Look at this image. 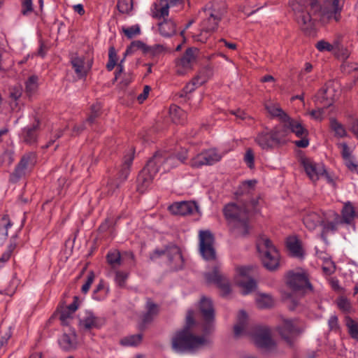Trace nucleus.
Returning a JSON list of instances; mask_svg holds the SVG:
<instances>
[{
    "instance_id": "obj_1",
    "label": "nucleus",
    "mask_w": 358,
    "mask_h": 358,
    "mask_svg": "<svg viewBox=\"0 0 358 358\" xmlns=\"http://www.w3.org/2000/svg\"><path fill=\"white\" fill-rule=\"evenodd\" d=\"M345 0H326L317 11L304 13V5L301 0H289V5L294 12L301 29L308 33L313 30L316 22L326 24L331 20L339 21Z\"/></svg>"
},
{
    "instance_id": "obj_2",
    "label": "nucleus",
    "mask_w": 358,
    "mask_h": 358,
    "mask_svg": "<svg viewBox=\"0 0 358 358\" xmlns=\"http://www.w3.org/2000/svg\"><path fill=\"white\" fill-rule=\"evenodd\" d=\"M187 150H182L178 155H169L165 152H157L150 159L137 178V188L143 192L150 185L154 178L161 170L164 172L185 163L187 159Z\"/></svg>"
},
{
    "instance_id": "obj_3",
    "label": "nucleus",
    "mask_w": 358,
    "mask_h": 358,
    "mask_svg": "<svg viewBox=\"0 0 358 358\" xmlns=\"http://www.w3.org/2000/svg\"><path fill=\"white\" fill-rule=\"evenodd\" d=\"M199 237L201 255L205 260L213 262L211 271H207L204 274L206 281L215 284L220 289L223 295L229 294L230 284L226 277L220 273L221 264L216 260L213 234L208 230L200 231Z\"/></svg>"
},
{
    "instance_id": "obj_4",
    "label": "nucleus",
    "mask_w": 358,
    "mask_h": 358,
    "mask_svg": "<svg viewBox=\"0 0 358 358\" xmlns=\"http://www.w3.org/2000/svg\"><path fill=\"white\" fill-rule=\"evenodd\" d=\"M194 312L188 310L186 315L185 326L178 331L172 338L173 349L179 352H195L201 350L210 343V340L203 336H195L192 332V328L195 324Z\"/></svg>"
},
{
    "instance_id": "obj_5",
    "label": "nucleus",
    "mask_w": 358,
    "mask_h": 358,
    "mask_svg": "<svg viewBox=\"0 0 358 358\" xmlns=\"http://www.w3.org/2000/svg\"><path fill=\"white\" fill-rule=\"evenodd\" d=\"M248 316L245 311L241 310L238 315L237 323L234 325V334L236 337L249 336L257 346L270 350L274 345L271 331L266 327H258L252 329L248 322Z\"/></svg>"
},
{
    "instance_id": "obj_6",
    "label": "nucleus",
    "mask_w": 358,
    "mask_h": 358,
    "mask_svg": "<svg viewBox=\"0 0 358 358\" xmlns=\"http://www.w3.org/2000/svg\"><path fill=\"white\" fill-rule=\"evenodd\" d=\"M303 222L305 227L310 231L320 227V236L325 240V234L336 231L341 220L339 215L333 211L324 213L320 211L308 210L304 215Z\"/></svg>"
},
{
    "instance_id": "obj_7",
    "label": "nucleus",
    "mask_w": 358,
    "mask_h": 358,
    "mask_svg": "<svg viewBox=\"0 0 358 358\" xmlns=\"http://www.w3.org/2000/svg\"><path fill=\"white\" fill-rule=\"evenodd\" d=\"M257 248L264 266L273 271L280 265V254L271 240L265 235L260 236L257 241Z\"/></svg>"
},
{
    "instance_id": "obj_8",
    "label": "nucleus",
    "mask_w": 358,
    "mask_h": 358,
    "mask_svg": "<svg viewBox=\"0 0 358 358\" xmlns=\"http://www.w3.org/2000/svg\"><path fill=\"white\" fill-rule=\"evenodd\" d=\"M265 108L272 117L278 118L284 124V127L295 134L296 136H301L307 133V129L302 122L299 120L291 118L278 103L268 102L265 103Z\"/></svg>"
},
{
    "instance_id": "obj_9",
    "label": "nucleus",
    "mask_w": 358,
    "mask_h": 358,
    "mask_svg": "<svg viewBox=\"0 0 358 358\" xmlns=\"http://www.w3.org/2000/svg\"><path fill=\"white\" fill-rule=\"evenodd\" d=\"M206 17L201 24V33L195 37L198 41L205 43L212 32L216 30L224 13V8L213 5L205 10Z\"/></svg>"
},
{
    "instance_id": "obj_10",
    "label": "nucleus",
    "mask_w": 358,
    "mask_h": 358,
    "mask_svg": "<svg viewBox=\"0 0 358 358\" xmlns=\"http://www.w3.org/2000/svg\"><path fill=\"white\" fill-rule=\"evenodd\" d=\"M257 201H253L250 204L241 206L236 203H229L224 208V213L230 222H237L238 227H247L248 213L251 208H255Z\"/></svg>"
},
{
    "instance_id": "obj_11",
    "label": "nucleus",
    "mask_w": 358,
    "mask_h": 358,
    "mask_svg": "<svg viewBox=\"0 0 358 358\" xmlns=\"http://www.w3.org/2000/svg\"><path fill=\"white\" fill-rule=\"evenodd\" d=\"M253 269L249 266H241L236 268L234 278L235 283L240 287L243 294H248L256 287V282L252 279Z\"/></svg>"
},
{
    "instance_id": "obj_12",
    "label": "nucleus",
    "mask_w": 358,
    "mask_h": 358,
    "mask_svg": "<svg viewBox=\"0 0 358 358\" xmlns=\"http://www.w3.org/2000/svg\"><path fill=\"white\" fill-rule=\"evenodd\" d=\"M287 285L295 294L303 293L307 289H311V285L306 272L302 270L289 271L287 275Z\"/></svg>"
},
{
    "instance_id": "obj_13",
    "label": "nucleus",
    "mask_w": 358,
    "mask_h": 358,
    "mask_svg": "<svg viewBox=\"0 0 358 358\" xmlns=\"http://www.w3.org/2000/svg\"><path fill=\"white\" fill-rule=\"evenodd\" d=\"M339 94V85L335 81H328L317 92L315 96V101L326 106H331Z\"/></svg>"
},
{
    "instance_id": "obj_14",
    "label": "nucleus",
    "mask_w": 358,
    "mask_h": 358,
    "mask_svg": "<svg viewBox=\"0 0 358 358\" xmlns=\"http://www.w3.org/2000/svg\"><path fill=\"white\" fill-rule=\"evenodd\" d=\"M283 134L280 129L275 128L271 131H264L259 133L255 142L263 150H268L280 143L282 140Z\"/></svg>"
},
{
    "instance_id": "obj_15",
    "label": "nucleus",
    "mask_w": 358,
    "mask_h": 358,
    "mask_svg": "<svg viewBox=\"0 0 358 358\" xmlns=\"http://www.w3.org/2000/svg\"><path fill=\"white\" fill-rule=\"evenodd\" d=\"M198 52L196 48H188L184 55L176 61V72L178 75H185L192 69Z\"/></svg>"
},
{
    "instance_id": "obj_16",
    "label": "nucleus",
    "mask_w": 358,
    "mask_h": 358,
    "mask_svg": "<svg viewBox=\"0 0 358 358\" xmlns=\"http://www.w3.org/2000/svg\"><path fill=\"white\" fill-rule=\"evenodd\" d=\"M71 63L76 76L79 78H85L92 66V59L90 57L73 55L71 57Z\"/></svg>"
},
{
    "instance_id": "obj_17",
    "label": "nucleus",
    "mask_w": 358,
    "mask_h": 358,
    "mask_svg": "<svg viewBox=\"0 0 358 358\" xmlns=\"http://www.w3.org/2000/svg\"><path fill=\"white\" fill-rule=\"evenodd\" d=\"M301 164L308 178L313 182L319 180L325 173L324 165L310 158L302 159Z\"/></svg>"
},
{
    "instance_id": "obj_18",
    "label": "nucleus",
    "mask_w": 358,
    "mask_h": 358,
    "mask_svg": "<svg viewBox=\"0 0 358 358\" xmlns=\"http://www.w3.org/2000/svg\"><path fill=\"white\" fill-rule=\"evenodd\" d=\"M199 309L204 320L203 331L209 332L214 320V308L210 299L203 297L199 303Z\"/></svg>"
},
{
    "instance_id": "obj_19",
    "label": "nucleus",
    "mask_w": 358,
    "mask_h": 358,
    "mask_svg": "<svg viewBox=\"0 0 358 358\" xmlns=\"http://www.w3.org/2000/svg\"><path fill=\"white\" fill-rule=\"evenodd\" d=\"M36 163V155L34 153H29L24 155L18 166L15 169L12 175V180H17L27 172L34 166Z\"/></svg>"
},
{
    "instance_id": "obj_20",
    "label": "nucleus",
    "mask_w": 358,
    "mask_h": 358,
    "mask_svg": "<svg viewBox=\"0 0 358 358\" xmlns=\"http://www.w3.org/2000/svg\"><path fill=\"white\" fill-rule=\"evenodd\" d=\"M315 48L321 52H328L334 55H338L343 49L340 38H334L331 41L320 40L316 43Z\"/></svg>"
},
{
    "instance_id": "obj_21",
    "label": "nucleus",
    "mask_w": 358,
    "mask_h": 358,
    "mask_svg": "<svg viewBox=\"0 0 358 358\" xmlns=\"http://www.w3.org/2000/svg\"><path fill=\"white\" fill-rule=\"evenodd\" d=\"M78 308V298L74 296L73 301L69 306H61L59 310V320L64 326L71 324L73 319V313Z\"/></svg>"
},
{
    "instance_id": "obj_22",
    "label": "nucleus",
    "mask_w": 358,
    "mask_h": 358,
    "mask_svg": "<svg viewBox=\"0 0 358 358\" xmlns=\"http://www.w3.org/2000/svg\"><path fill=\"white\" fill-rule=\"evenodd\" d=\"M279 333L282 338L289 344H292L294 337L298 334V330L290 320H283L281 326L278 328Z\"/></svg>"
},
{
    "instance_id": "obj_23",
    "label": "nucleus",
    "mask_w": 358,
    "mask_h": 358,
    "mask_svg": "<svg viewBox=\"0 0 358 358\" xmlns=\"http://www.w3.org/2000/svg\"><path fill=\"white\" fill-rule=\"evenodd\" d=\"M103 324V320L96 317L92 312L87 311L80 319V327L83 330H90L99 328Z\"/></svg>"
},
{
    "instance_id": "obj_24",
    "label": "nucleus",
    "mask_w": 358,
    "mask_h": 358,
    "mask_svg": "<svg viewBox=\"0 0 358 358\" xmlns=\"http://www.w3.org/2000/svg\"><path fill=\"white\" fill-rule=\"evenodd\" d=\"M196 208V203L192 201L176 202L169 207V209L172 214L178 215H186L191 214Z\"/></svg>"
},
{
    "instance_id": "obj_25",
    "label": "nucleus",
    "mask_w": 358,
    "mask_h": 358,
    "mask_svg": "<svg viewBox=\"0 0 358 358\" xmlns=\"http://www.w3.org/2000/svg\"><path fill=\"white\" fill-rule=\"evenodd\" d=\"M169 9L165 2L159 0V2H155L150 8V15L156 19H162L168 17Z\"/></svg>"
},
{
    "instance_id": "obj_26",
    "label": "nucleus",
    "mask_w": 358,
    "mask_h": 358,
    "mask_svg": "<svg viewBox=\"0 0 358 358\" xmlns=\"http://www.w3.org/2000/svg\"><path fill=\"white\" fill-rule=\"evenodd\" d=\"M60 347L64 350H71L76 346V336L75 331L70 330L69 334H64L59 339Z\"/></svg>"
},
{
    "instance_id": "obj_27",
    "label": "nucleus",
    "mask_w": 358,
    "mask_h": 358,
    "mask_svg": "<svg viewBox=\"0 0 358 358\" xmlns=\"http://www.w3.org/2000/svg\"><path fill=\"white\" fill-rule=\"evenodd\" d=\"M159 31L164 37H170L176 32V23L172 20H164L159 23Z\"/></svg>"
},
{
    "instance_id": "obj_28",
    "label": "nucleus",
    "mask_w": 358,
    "mask_h": 358,
    "mask_svg": "<svg viewBox=\"0 0 358 358\" xmlns=\"http://www.w3.org/2000/svg\"><path fill=\"white\" fill-rule=\"evenodd\" d=\"M169 115L172 121L176 124L183 123L186 119L185 112L176 105H171Z\"/></svg>"
},
{
    "instance_id": "obj_29",
    "label": "nucleus",
    "mask_w": 358,
    "mask_h": 358,
    "mask_svg": "<svg viewBox=\"0 0 358 358\" xmlns=\"http://www.w3.org/2000/svg\"><path fill=\"white\" fill-rule=\"evenodd\" d=\"M134 150L131 149L129 152L124 157V162L120 173V178L121 180H126L129 176V166H131L134 159Z\"/></svg>"
},
{
    "instance_id": "obj_30",
    "label": "nucleus",
    "mask_w": 358,
    "mask_h": 358,
    "mask_svg": "<svg viewBox=\"0 0 358 358\" xmlns=\"http://www.w3.org/2000/svg\"><path fill=\"white\" fill-rule=\"evenodd\" d=\"M341 214L342 219L340 218L341 222L338 223V224L342 222L346 224H350L352 222L355 216V211L350 202H347L345 203L342 209Z\"/></svg>"
},
{
    "instance_id": "obj_31",
    "label": "nucleus",
    "mask_w": 358,
    "mask_h": 358,
    "mask_svg": "<svg viewBox=\"0 0 358 358\" xmlns=\"http://www.w3.org/2000/svg\"><path fill=\"white\" fill-rule=\"evenodd\" d=\"M161 254L165 255L171 262H182V255L180 251V248L176 245L170 246L165 251H162L159 255Z\"/></svg>"
},
{
    "instance_id": "obj_32",
    "label": "nucleus",
    "mask_w": 358,
    "mask_h": 358,
    "mask_svg": "<svg viewBox=\"0 0 358 358\" xmlns=\"http://www.w3.org/2000/svg\"><path fill=\"white\" fill-rule=\"evenodd\" d=\"M255 301L257 306L260 308H271L274 304L273 297L267 294H258L256 296Z\"/></svg>"
},
{
    "instance_id": "obj_33",
    "label": "nucleus",
    "mask_w": 358,
    "mask_h": 358,
    "mask_svg": "<svg viewBox=\"0 0 358 358\" xmlns=\"http://www.w3.org/2000/svg\"><path fill=\"white\" fill-rule=\"evenodd\" d=\"M117 71L115 73V80H120V85L122 87L127 86L133 80V77L130 73H124L122 75L123 66L122 62L118 64Z\"/></svg>"
},
{
    "instance_id": "obj_34",
    "label": "nucleus",
    "mask_w": 358,
    "mask_h": 358,
    "mask_svg": "<svg viewBox=\"0 0 358 358\" xmlns=\"http://www.w3.org/2000/svg\"><path fill=\"white\" fill-rule=\"evenodd\" d=\"M109 292V287L103 281L101 280L97 285L96 289L93 292L92 297L97 301L104 300Z\"/></svg>"
},
{
    "instance_id": "obj_35",
    "label": "nucleus",
    "mask_w": 358,
    "mask_h": 358,
    "mask_svg": "<svg viewBox=\"0 0 358 358\" xmlns=\"http://www.w3.org/2000/svg\"><path fill=\"white\" fill-rule=\"evenodd\" d=\"M37 127L38 124L33 125L31 127H27L23 129L22 136L24 141L30 144L36 141Z\"/></svg>"
},
{
    "instance_id": "obj_36",
    "label": "nucleus",
    "mask_w": 358,
    "mask_h": 358,
    "mask_svg": "<svg viewBox=\"0 0 358 358\" xmlns=\"http://www.w3.org/2000/svg\"><path fill=\"white\" fill-rule=\"evenodd\" d=\"M330 127L336 137L344 138L348 136V132L344 125L334 118L330 120Z\"/></svg>"
},
{
    "instance_id": "obj_37",
    "label": "nucleus",
    "mask_w": 358,
    "mask_h": 358,
    "mask_svg": "<svg viewBox=\"0 0 358 358\" xmlns=\"http://www.w3.org/2000/svg\"><path fill=\"white\" fill-rule=\"evenodd\" d=\"M143 339L141 334L125 336L120 340V344L126 347H136L138 345Z\"/></svg>"
},
{
    "instance_id": "obj_38",
    "label": "nucleus",
    "mask_w": 358,
    "mask_h": 358,
    "mask_svg": "<svg viewBox=\"0 0 358 358\" xmlns=\"http://www.w3.org/2000/svg\"><path fill=\"white\" fill-rule=\"evenodd\" d=\"M206 165H212L219 162L223 157V154L219 153L215 149H210L203 152Z\"/></svg>"
},
{
    "instance_id": "obj_39",
    "label": "nucleus",
    "mask_w": 358,
    "mask_h": 358,
    "mask_svg": "<svg viewBox=\"0 0 358 358\" xmlns=\"http://www.w3.org/2000/svg\"><path fill=\"white\" fill-rule=\"evenodd\" d=\"M287 246L292 255L301 257L303 255L302 248L299 242L294 238H290L287 241Z\"/></svg>"
},
{
    "instance_id": "obj_40",
    "label": "nucleus",
    "mask_w": 358,
    "mask_h": 358,
    "mask_svg": "<svg viewBox=\"0 0 358 358\" xmlns=\"http://www.w3.org/2000/svg\"><path fill=\"white\" fill-rule=\"evenodd\" d=\"M147 312L143 316V322L145 323L150 322L152 318L157 315L159 311L158 306L152 301L148 300L146 305Z\"/></svg>"
},
{
    "instance_id": "obj_41",
    "label": "nucleus",
    "mask_w": 358,
    "mask_h": 358,
    "mask_svg": "<svg viewBox=\"0 0 358 358\" xmlns=\"http://www.w3.org/2000/svg\"><path fill=\"white\" fill-rule=\"evenodd\" d=\"M256 184L257 180H255L243 181L240 184L236 194L238 195L250 194L252 190H254Z\"/></svg>"
},
{
    "instance_id": "obj_42",
    "label": "nucleus",
    "mask_w": 358,
    "mask_h": 358,
    "mask_svg": "<svg viewBox=\"0 0 358 358\" xmlns=\"http://www.w3.org/2000/svg\"><path fill=\"white\" fill-rule=\"evenodd\" d=\"M12 223L8 215H3L0 220V240L3 241L8 236V229L11 227Z\"/></svg>"
},
{
    "instance_id": "obj_43",
    "label": "nucleus",
    "mask_w": 358,
    "mask_h": 358,
    "mask_svg": "<svg viewBox=\"0 0 358 358\" xmlns=\"http://www.w3.org/2000/svg\"><path fill=\"white\" fill-rule=\"evenodd\" d=\"M283 299L285 301L288 308L292 310H300V301L298 297L292 294L285 293Z\"/></svg>"
},
{
    "instance_id": "obj_44",
    "label": "nucleus",
    "mask_w": 358,
    "mask_h": 358,
    "mask_svg": "<svg viewBox=\"0 0 358 358\" xmlns=\"http://www.w3.org/2000/svg\"><path fill=\"white\" fill-rule=\"evenodd\" d=\"M313 68V65L310 63L306 62L305 64L304 68L301 69L299 73V78L301 81L309 83L315 80L316 76L312 77L308 75L312 71Z\"/></svg>"
},
{
    "instance_id": "obj_45",
    "label": "nucleus",
    "mask_w": 358,
    "mask_h": 358,
    "mask_svg": "<svg viewBox=\"0 0 358 358\" xmlns=\"http://www.w3.org/2000/svg\"><path fill=\"white\" fill-rule=\"evenodd\" d=\"M345 324L352 338L358 339V321L350 317L345 318Z\"/></svg>"
},
{
    "instance_id": "obj_46",
    "label": "nucleus",
    "mask_w": 358,
    "mask_h": 358,
    "mask_svg": "<svg viewBox=\"0 0 358 358\" xmlns=\"http://www.w3.org/2000/svg\"><path fill=\"white\" fill-rule=\"evenodd\" d=\"M38 87V78L36 76H31L26 82V92L31 95L36 92Z\"/></svg>"
},
{
    "instance_id": "obj_47",
    "label": "nucleus",
    "mask_w": 358,
    "mask_h": 358,
    "mask_svg": "<svg viewBox=\"0 0 358 358\" xmlns=\"http://www.w3.org/2000/svg\"><path fill=\"white\" fill-rule=\"evenodd\" d=\"M107 261L113 268L118 267L121 264L120 253L117 250L109 252L107 255Z\"/></svg>"
},
{
    "instance_id": "obj_48",
    "label": "nucleus",
    "mask_w": 358,
    "mask_h": 358,
    "mask_svg": "<svg viewBox=\"0 0 358 358\" xmlns=\"http://www.w3.org/2000/svg\"><path fill=\"white\" fill-rule=\"evenodd\" d=\"M200 78L196 77L194 78L190 83L187 84L185 87L183 88L182 93L181 96H187V94L193 92L198 86L202 85L204 83V80H199Z\"/></svg>"
},
{
    "instance_id": "obj_49",
    "label": "nucleus",
    "mask_w": 358,
    "mask_h": 358,
    "mask_svg": "<svg viewBox=\"0 0 358 358\" xmlns=\"http://www.w3.org/2000/svg\"><path fill=\"white\" fill-rule=\"evenodd\" d=\"M134 0H119L118 10L123 14H129L133 9Z\"/></svg>"
},
{
    "instance_id": "obj_50",
    "label": "nucleus",
    "mask_w": 358,
    "mask_h": 358,
    "mask_svg": "<svg viewBox=\"0 0 358 358\" xmlns=\"http://www.w3.org/2000/svg\"><path fill=\"white\" fill-rule=\"evenodd\" d=\"M122 31L125 36H127L129 38H132L133 37L138 35L141 32L140 27L138 24H135L129 27H123Z\"/></svg>"
},
{
    "instance_id": "obj_51",
    "label": "nucleus",
    "mask_w": 358,
    "mask_h": 358,
    "mask_svg": "<svg viewBox=\"0 0 358 358\" xmlns=\"http://www.w3.org/2000/svg\"><path fill=\"white\" fill-rule=\"evenodd\" d=\"M20 280L17 277L16 274H14L9 282L8 289L6 290L7 294L12 295L14 294L20 284Z\"/></svg>"
},
{
    "instance_id": "obj_52",
    "label": "nucleus",
    "mask_w": 358,
    "mask_h": 358,
    "mask_svg": "<svg viewBox=\"0 0 358 358\" xmlns=\"http://www.w3.org/2000/svg\"><path fill=\"white\" fill-rule=\"evenodd\" d=\"M204 152H202L199 154H198L196 156H195L193 159H192L190 162V165L192 167L194 168H199L202 166L206 165L205 161H206Z\"/></svg>"
},
{
    "instance_id": "obj_53",
    "label": "nucleus",
    "mask_w": 358,
    "mask_h": 358,
    "mask_svg": "<svg viewBox=\"0 0 358 358\" xmlns=\"http://www.w3.org/2000/svg\"><path fill=\"white\" fill-rule=\"evenodd\" d=\"M11 334L12 333L10 327H7L4 331H3L2 329L0 330V348H2L7 344Z\"/></svg>"
},
{
    "instance_id": "obj_54",
    "label": "nucleus",
    "mask_w": 358,
    "mask_h": 358,
    "mask_svg": "<svg viewBox=\"0 0 358 358\" xmlns=\"http://www.w3.org/2000/svg\"><path fill=\"white\" fill-rule=\"evenodd\" d=\"M101 108V106L100 103L93 105L91 108V114L86 120V122L92 124L94 122V120L99 116Z\"/></svg>"
},
{
    "instance_id": "obj_55",
    "label": "nucleus",
    "mask_w": 358,
    "mask_h": 358,
    "mask_svg": "<svg viewBox=\"0 0 358 358\" xmlns=\"http://www.w3.org/2000/svg\"><path fill=\"white\" fill-rule=\"evenodd\" d=\"M128 278V273L124 271H117L115 273V281L119 287H123Z\"/></svg>"
},
{
    "instance_id": "obj_56",
    "label": "nucleus",
    "mask_w": 358,
    "mask_h": 358,
    "mask_svg": "<svg viewBox=\"0 0 358 358\" xmlns=\"http://www.w3.org/2000/svg\"><path fill=\"white\" fill-rule=\"evenodd\" d=\"M338 148L341 150V155L343 159L352 157V149L348 147L346 143H341L338 144Z\"/></svg>"
},
{
    "instance_id": "obj_57",
    "label": "nucleus",
    "mask_w": 358,
    "mask_h": 358,
    "mask_svg": "<svg viewBox=\"0 0 358 358\" xmlns=\"http://www.w3.org/2000/svg\"><path fill=\"white\" fill-rule=\"evenodd\" d=\"M33 11L32 0H22V13L27 15Z\"/></svg>"
},
{
    "instance_id": "obj_58",
    "label": "nucleus",
    "mask_w": 358,
    "mask_h": 358,
    "mask_svg": "<svg viewBox=\"0 0 358 358\" xmlns=\"http://www.w3.org/2000/svg\"><path fill=\"white\" fill-rule=\"evenodd\" d=\"M254 159L255 157L252 150H247L245 155L244 156V161L250 169H252L254 167Z\"/></svg>"
},
{
    "instance_id": "obj_59",
    "label": "nucleus",
    "mask_w": 358,
    "mask_h": 358,
    "mask_svg": "<svg viewBox=\"0 0 358 358\" xmlns=\"http://www.w3.org/2000/svg\"><path fill=\"white\" fill-rule=\"evenodd\" d=\"M22 90L20 86H14L10 89V96L15 101L17 100L22 95Z\"/></svg>"
},
{
    "instance_id": "obj_60",
    "label": "nucleus",
    "mask_w": 358,
    "mask_h": 358,
    "mask_svg": "<svg viewBox=\"0 0 358 358\" xmlns=\"http://www.w3.org/2000/svg\"><path fill=\"white\" fill-rule=\"evenodd\" d=\"M345 164L348 167V169L352 171V172H357L358 171V165L355 162L353 157H350L349 159H344Z\"/></svg>"
},
{
    "instance_id": "obj_61",
    "label": "nucleus",
    "mask_w": 358,
    "mask_h": 358,
    "mask_svg": "<svg viewBox=\"0 0 358 358\" xmlns=\"http://www.w3.org/2000/svg\"><path fill=\"white\" fill-rule=\"evenodd\" d=\"M94 273H90L88 275V276H87L86 282L82 286V292L83 293H87L89 291L90 288V287H91V285H92V282L94 281Z\"/></svg>"
},
{
    "instance_id": "obj_62",
    "label": "nucleus",
    "mask_w": 358,
    "mask_h": 358,
    "mask_svg": "<svg viewBox=\"0 0 358 358\" xmlns=\"http://www.w3.org/2000/svg\"><path fill=\"white\" fill-rule=\"evenodd\" d=\"M310 115L311 117L317 121H321L324 119V110L321 108H318L317 110H313L310 112Z\"/></svg>"
},
{
    "instance_id": "obj_63",
    "label": "nucleus",
    "mask_w": 358,
    "mask_h": 358,
    "mask_svg": "<svg viewBox=\"0 0 358 358\" xmlns=\"http://www.w3.org/2000/svg\"><path fill=\"white\" fill-rule=\"evenodd\" d=\"M308 134V131L304 135L299 136L301 139L295 141V145L299 148H306L309 145V141L306 138Z\"/></svg>"
},
{
    "instance_id": "obj_64",
    "label": "nucleus",
    "mask_w": 358,
    "mask_h": 358,
    "mask_svg": "<svg viewBox=\"0 0 358 358\" xmlns=\"http://www.w3.org/2000/svg\"><path fill=\"white\" fill-rule=\"evenodd\" d=\"M349 129L351 132L356 136L358 139V120L355 119L352 120L350 123H349Z\"/></svg>"
}]
</instances>
